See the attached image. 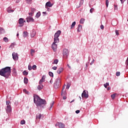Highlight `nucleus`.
I'll return each instance as SVG.
<instances>
[{"mask_svg":"<svg viewBox=\"0 0 128 128\" xmlns=\"http://www.w3.org/2000/svg\"><path fill=\"white\" fill-rule=\"evenodd\" d=\"M34 101L37 106H40L42 104H46V101L42 100L36 94H34Z\"/></svg>","mask_w":128,"mask_h":128,"instance_id":"f257e3e1","label":"nucleus"},{"mask_svg":"<svg viewBox=\"0 0 128 128\" xmlns=\"http://www.w3.org/2000/svg\"><path fill=\"white\" fill-rule=\"evenodd\" d=\"M10 67H6L0 70V76H4L6 78H8V76H10Z\"/></svg>","mask_w":128,"mask_h":128,"instance_id":"f03ea898","label":"nucleus"},{"mask_svg":"<svg viewBox=\"0 0 128 128\" xmlns=\"http://www.w3.org/2000/svg\"><path fill=\"white\" fill-rule=\"evenodd\" d=\"M62 80V78L60 77H58L54 84V88H58L60 87V84H61V81Z\"/></svg>","mask_w":128,"mask_h":128,"instance_id":"7ed1b4c3","label":"nucleus"},{"mask_svg":"<svg viewBox=\"0 0 128 128\" xmlns=\"http://www.w3.org/2000/svg\"><path fill=\"white\" fill-rule=\"evenodd\" d=\"M60 34H62V31L58 30L56 33H55L54 35V42H60V39L58 38V36H60Z\"/></svg>","mask_w":128,"mask_h":128,"instance_id":"20e7f679","label":"nucleus"},{"mask_svg":"<svg viewBox=\"0 0 128 128\" xmlns=\"http://www.w3.org/2000/svg\"><path fill=\"white\" fill-rule=\"evenodd\" d=\"M62 54L64 58H68L69 54L68 50L66 48L64 49Z\"/></svg>","mask_w":128,"mask_h":128,"instance_id":"39448f33","label":"nucleus"},{"mask_svg":"<svg viewBox=\"0 0 128 128\" xmlns=\"http://www.w3.org/2000/svg\"><path fill=\"white\" fill-rule=\"evenodd\" d=\"M56 44H58V42H54L52 44V48L54 52H56V48H58V45Z\"/></svg>","mask_w":128,"mask_h":128,"instance_id":"423d86ee","label":"nucleus"},{"mask_svg":"<svg viewBox=\"0 0 128 128\" xmlns=\"http://www.w3.org/2000/svg\"><path fill=\"white\" fill-rule=\"evenodd\" d=\"M12 56L14 60H18V56L17 53L14 52L12 53Z\"/></svg>","mask_w":128,"mask_h":128,"instance_id":"0eeeda50","label":"nucleus"},{"mask_svg":"<svg viewBox=\"0 0 128 128\" xmlns=\"http://www.w3.org/2000/svg\"><path fill=\"white\" fill-rule=\"evenodd\" d=\"M6 111L7 114H8V112H12V106H6Z\"/></svg>","mask_w":128,"mask_h":128,"instance_id":"6e6552de","label":"nucleus"},{"mask_svg":"<svg viewBox=\"0 0 128 128\" xmlns=\"http://www.w3.org/2000/svg\"><path fill=\"white\" fill-rule=\"evenodd\" d=\"M84 4V0H80V3L76 2V8H78L82 6Z\"/></svg>","mask_w":128,"mask_h":128,"instance_id":"1a4fd4ad","label":"nucleus"},{"mask_svg":"<svg viewBox=\"0 0 128 128\" xmlns=\"http://www.w3.org/2000/svg\"><path fill=\"white\" fill-rule=\"evenodd\" d=\"M82 98H88V94H86V90H84L82 94Z\"/></svg>","mask_w":128,"mask_h":128,"instance_id":"9d476101","label":"nucleus"},{"mask_svg":"<svg viewBox=\"0 0 128 128\" xmlns=\"http://www.w3.org/2000/svg\"><path fill=\"white\" fill-rule=\"evenodd\" d=\"M40 118H44V115H42V114L38 113L36 116V120H40Z\"/></svg>","mask_w":128,"mask_h":128,"instance_id":"9b49d317","label":"nucleus"},{"mask_svg":"<svg viewBox=\"0 0 128 128\" xmlns=\"http://www.w3.org/2000/svg\"><path fill=\"white\" fill-rule=\"evenodd\" d=\"M54 6V4H52L50 2H48L46 4V8H52Z\"/></svg>","mask_w":128,"mask_h":128,"instance_id":"f8f14e48","label":"nucleus"},{"mask_svg":"<svg viewBox=\"0 0 128 128\" xmlns=\"http://www.w3.org/2000/svg\"><path fill=\"white\" fill-rule=\"evenodd\" d=\"M26 20L27 22H34V18H32L31 16H28Z\"/></svg>","mask_w":128,"mask_h":128,"instance_id":"ddd939ff","label":"nucleus"},{"mask_svg":"<svg viewBox=\"0 0 128 128\" xmlns=\"http://www.w3.org/2000/svg\"><path fill=\"white\" fill-rule=\"evenodd\" d=\"M45 80H46V77L44 76H42V79L40 80L39 81V84H42V83L44 82Z\"/></svg>","mask_w":128,"mask_h":128,"instance_id":"4468645a","label":"nucleus"},{"mask_svg":"<svg viewBox=\"0 0 128 128\" xmlns=\"http://www.w3.org/2000/svg\"><path fill=\"white\" fill-rule=\"evenodd\" d=\"M64 86H63L62 90L61 91V96H66V91H64Z\"/></svg>","mask_w":128,"mask_h":128,"instance_id":"2eb2a0df","label":"nucleus"},{"mask_svg":"<svg viewBox=\"0 0 128 128\" xmlns=\"http://www.w3.org/2000/svg\"><path fill=\"white\" fill-rule=\"evenodd\" d=\"M58 126L60 128H64L66 126L64 124V123H62V122H58Z\"/></svg>","mask_w":128,"mask_h":128,"instance_id":"dca6fc26","label":"nucleus"},{"mask_svg":"<svg viewBox=\"0 0 128 128\" xmlns=\"http://www.w3.org/2000/svg\"><path fill=\"white\" fill-rule=\"evenodd\" d=\"M12 76H18V73L16 72V68H13V70H12Z\"/></svg>","mask_w":128,"mask_h":128,"instance_id":"f3484780","label":"nucleus"},{"mask_svg":"<svg viewBox=\"0 0 128 128\" xmlns=\"http://www.w3.org/2000/svg\"><path fill=\"white\" fill-rule=\"evenodd\" d=\"M42 88H44V85H42V84H39L38 86V90H42Z\"/></svg>","mask_w":128,"mask_h":128,"instance_id":"a211bd4d","label":"nucleus"},{"mask_svg":"<svg viewBox=\"0 0 128 128\" xmlns=\"http://www.w3.org/2000/svg\"><path fill=\"white\" fill-rule=\"evenodd\" d=\"M82 25L80 24H78V28L77 30V31L78 32H80V30H82Z\"/></svg>","mask_w":128,"mask_h":128,"instance_id":"6ab92c4d","label":"nucleus"},{"mask_svg":"<svg viewBox=\"0 0 128 128\" xmlns=\"http://www.w3.org/2000/svg\"><path fill=\"white\" fill-rule=\"evenodd\" d=\"M62 70H64V68H59L58 70H57V74H60V72H62Z\"/></svg>","mask_w":128,"mask_h":128,"instance_id":"aec40b11","label":"nucleus"},{"mask_svg":"<svg viewBox=\"0 0 128 128\" xmlns=\"http://www.w3.org/2000/svg\"><path fill=\"white\" fill-rule=\"evenodd\" d=\"M24 18H20L18 20V24H24Z\"/></svg>","mask_w":128,"mask_h":128,"instance_id":"412c9836","label":"nucleus"},{"mask_svg":"<svg viewBox=\"0 0 128 128\" xmlns=\"http://www.w3.org/2000/svg\"><path fill=\"white\" fill-rule=\"evenodd\" d=\"M36 30H34L31 33V38H34V36H36Z\"/></svg>","mask_w":128,"mask_h":128,"instance_id":"4be33fe9","label":"nucleus"},{"mask_svg":"<svg viewBox=\"0 0 128 128\" xmlns=\"http://www.w3.org/2000/svg\"><path fill=\"white\" fill-rule=\"evenodd\" d=\"M4 32H6L4 29L0 28V34H4Z\"/></svg>","mask_w":128,"mask_h":128,"instance_id":"5701e85b","label":"nucleus"},{"mask_svg":"<svg viewBox=\"0 0 128 128\" xmlns=\"http://www.w3.org/2000/svg\"><path fill=\"white\" fill-rule=\"evenodd\" d=\"M116 93H114L111 94V98L112 100H114V98H116Z\"/></svg>","mask_w":128,"mask_h":128,"instance_id":"b1692460","label":"nucleus"},{"mask_svg":"<svg viewBox=\"0 0 128 128\" xmlns=\"http://www.w3.org/2000/svg\"><path fill=\"white\" fill-rule=\"evenodd\" d=\"M11 104L12 103L10 100H6V106H10Z\"/></svg>","mask_w":128,"mask_h":128,"instance_id":"393cba45","label":"nucleus"},{"mask_svg":"<svg viewBox=\"0 0 128 128\" xmlns=\"http://www.w3.org/2000/svg\"><path fill=\"white\" fill-rule=\"evenodd\" d=\"M58 60H54L53 62V64H58Z\"/></svg>","mask_w":128,"mask_h":128,"instance_id":"a878e982","label":"nucleus"},{"mask_svg":"<svg viewBox=\"0 0 128 128\" xmlns=\"http://www.w3.org/2000/svg\"><path fill=\"white\" fill-rule=\"evenodd\" d=\"M75 26H76V22H74L72 23L70 28H74Z\"/></svg>","mask_w":128,"mask_h":128,"instance_id":"bb28decb","label":"nucleus"},{"mask_svg":"<svg viewBox=\"0 0 128 128\" xmlns=\"http://www.w3.org/2000/svg\"><path fill=\"white\" fill-rule=\"evenodd\" d=\"M40 16V12H38L36 13V17L38 18Z\"/></svg>","mask_w":128,"mask_h":128,"instance_id":"cd10ccee","label":"nucleus"},{"mask_svg":"<svg viewBox=\"0 0 128 128\" xmlns=\"http://www.w3.org/2000/svg\"><path fill=\"white\" fill-rule=\"evenodd\" d=\"M28 78H24V83L28 84Z\"/></svg>","mask_w":128,"mask_h":128,"instance_id":"c85d7f7f","label":"nucleus"},{"mask_svg":"<svg viewBox=\"0 0 128 128\" xmlns=\"http://www.w3.org/2000/svg\"><path fill=\"white\" fill-rule=\"evenodd\" d=\"M34 52H36V51L34 50V49H31L30 50V54L31 56H34Z\"/></svg>","mask_w":128,"mask_h":128,"instance_id":"c756f323","label":"nucleus"},{"mask_svg":"<svg viewBox=\"0 0 128 128\" xmlns=\"http://www.w3.org/2000/svg\"><path fill=\"white\" fill-rule=\"evenodd\" d=\"M36 10L34 8H31L30 12H31L34 14V12H36Z\"/></svg>","mask_w":128,"mask_h":128,"instance_id":"7c9ffc66","label":"nucleus"},{"mask_svg":"<svg viewBox=\"0 0 128 128\" xmlns=\"http://www.w3.org/2000/svg\"><path fill=\"white\" fill-rule=\"evenodd\" d=\"M14 46H16V43H12L10 46V48H14Z\"/></svg>","mask_w":128,"mask_h":128,"instance_id":"2f4dec72","label":"nucleus"},{"mask_svg":"<svg viewBox=\"0 0 128 128\" xmlns=\"http://www.w3.org/2000/svg\"><path fill=\"white\" fill-rule=\"evenodd\" d=\"M3 40L5 42H8V38L6 37L4 38Z\"/></svg>","mask_w":128,"mask_h":128,"instance_id":"473e14b6","label":"nucleus"},{"mask_svg":"<svg viewBox=\"0 0 128 128\" xmlns=\"http://www.w3.org/2000/svg\"><path fill=\"white\" fill-rule=\"evenodd\" d=\"M104 88H108V86H110V84H108V82H106V84H104Z\"/></svg>","mask_w":128,"mask_h":128,"instance_id":"72a5a7b5","label":"nucleus"},{"mask_svg":"<svg viewBox=\"0 0 128 128\" xmlns=\"http://www.w3.org/2000/svg\"><path fill=\"white\" fill-rule=\"evenodd\" d=\"M26 2L27 4H32V0H26Z\"/></svg>","mask_w":128,"mask_h":128,"instance_id":"f704fd0d","label":"nucleus"},{"mask_svg":"<svg viewBox=\"0 0 128 128\" xmlns=\"http://www.w3.org/2000/svg\"><path fill=\"white\" fill-rule=\"evenodd\" d=\"M84 18H82L80 20V24H84Z\"/></svg>","mask_w":128,"mask_h":128,"instance_id":"c9c22d12","label":"nucleus"},{"mask_svg":"<svg viewBox=\"0 0 128 128\" xmlns=\"http://www.w3.org/2000/svg\"><path fill=\"white\" fill-rule=\"evenodd\" d=\"M23 92L26 94H30V93L28 92V90H26V89H24Z\"/></svg>","mask_w":128,"mask_h":128,"instance_id":"e433bc0d","label":"nucleus"},{"mask_svg":"<svg viewBox=\"0 0 128 128\" xmlns=\"http://www.w3.org/2000/svg\"><path fill=\"white\" fill-rule=\"evenodd\" d=\"M24 38H26V36H28V32H24Z\"/></svg>","mask_w":128,"mask_h":128,"instance_id":"4c0bfd02","label":"nucleus"},{"mask_svg":"<svg viewBox=\"0 0 128 128\" xmlns=\"http://www.w3.org/2000/svg\"><path fill=\"white\" fill-rule=\"evenodd\" d=\"M23 74L24 76H28V73L26 71L24 70L23 72Z\"/></svg>","mask_w":128,"mask_h":128,"instance_id":"58836bf2","label":"nucleus"},{"mask_svg":"<svg viewBox=\"0 0 128 128\" xmlns=\"http://www.w3.org/2000/svg\"><path fill=\"white\" fill-rule=\"evenodd\" d=\"M48 74L50 76H54V73H52V72H50Z\"/></svg>","mask_w":128,"mask_h":128,"instance_id":"ea45409f","label":"nucleus"},{"mask_svg":"<svg viewBox=\"0 0 128 128\" xmlns=\"http://www.w3.org/2000/svg\"><path fill=\"white\" fill-rule=\"evenodd\" d=\"M26 124V121L24 120H22L20 121V124Z\"/></svg>","mask_w":128,"mask_h":128,"instance_id":"a19ab883","label":"nucleus"},{"mask_svg":"<svg viewBox=\"0 0 128 128\" xmlns=\"http://www.w3.org/2000/svg\"><path fill=\"white\" fill-rule=\"evenodd\" d=\"M54 102L53 101L52 102V103L50 105V108H52V106H54Z\"/></svg>","mask_w":128,"mask_h":128,"instance_id":"79ce46f5","label":"nucleus"},{"mask_svg":"<svg viewBox=\"0 0 128 128\" xmlns=\"http://www.w3.org/2000/svg\"><path fill=\"white\" fill-rule=\"evenodd\" d=\"M116 76H120V72H116Z\"/></svg>","mask_w":128,"mask_h":128,"instance_id":"37998d69","label":"nucleus"},{"mask_svg":"<svg viewBox=\"0 0 128 128\" xmlns=\"http://www.w3.org/2000/svg\"><path fill=\"white\" fill-rule=\"evenodd\" d=\"M106 8H108V0H106Z\"/></svg>","mask_w":128,"mask_h":128,"instance_id":"c03bdc74","label":"nucleus"},{"mask_svg":"<svg viewBox=\"0 0 128 128\" xmlns=\"http://www.w3.org/2000/svg\"><path fill=\"white\" fill-rule=\"evenodd\" d=\"M32 70H36V66L34 65V66H32Z\"/></svg>","mask_w":128,"mask_h":128,"instance_id":"a18cd8bd","label":"nucleus"},{"mask_svg":"<svg viewBox=\"0 0 128 128\" xmlns=\"http://www.w3.org/2000/svg\"><path fill=\"white\" fill-rule=\"evenodd\" d=\"M28 68L29 70H32V66L29 65L28 66Z\"/></svg>","mask_w":128,"mask_h":128,"instance_id":"49530a36","label":"nucleus"},{"mask_svg":"<svg viewBox=\"0 0 128 128\" xmlns=\"http://www.w3.org/2000/svg\"><path fill=\"white\" fill-rule=\"evenodd\" d=\"M8 12H14V10H12L10 9H8Z\"/></svg>","mask_w":128,"mask_h":128,"instance_id":"de8ad7c7","label":"nucleus"},{"mask_svg":"<svg viewBox=\"0 0 128 128\" xmlns=\"http://www.w3.org/2000/svg\"><path fill=\"white\" fill-rule=\"evenodd\" d=\"M94 8H92L90 10V12H91V14H92V12H94Z\"/></svg>","mask_w":128,"mask_h":128,"instance_id":"09e8293b","label":"nucleus"},{"mask_svg":"<svg viewBox=\"0 0 128 128\" xmlns=\"http://www.w3.org/2000/svg\"><path fill=\"white\" fill-rule=\"evenodd\" d=\"M52 68L53 70H58V67H57V66H53V67Z\"/></svg>","mask_w":128,"mask_h":128,"instance_id":"8fccbe9b","label":"nucleus"},{"mask_svg":"<svg viewBox=\"0 0 128 128\" xmlns=\"http://www.w3.org/2000/svg\"><path fill=\"white\" fill-rule=\"evenodd\" d=\"M115 32L116 36H118L119 34H118V30H116Z\"/></svg>","mask_w":128,"mask_h":128,"instance_id":"3c124183","label":"nucleus"},{"mask_svg":"<svg viewBox=\"0 0 128 128\" xmlns=\"http://www.w3.org/2000/svg\"><path fill=\"white\" fill-rule=\"evenodd\" d=\"M29 16H32V14H34V13L32 12H29L28 13Z\"/></svg>","mask_w":128,"mask_h":128,"instance_id":"603ef678","label":"nucleus"},{"mask_svg":"<svg viewBox=\"0 0 128 128\" xmlns=\"http://www.w3.org/2000/svg\"><path fill=\"white\" fill-rule=\"evenodd\" d=\"M94 60H92V62H91V63H90V64L92 65V64H94Z\"/></svg>","mask_w":128,"mask_h":128,"instance_id":"864d4df0","label":"nucleus"},{"mask_svg":"<svg viewBox=\"0 0 128 128\" xmlns=\"http://www.w3.org/2000/svg\"><path fill=\"white\" fill-rule=\"evenodd\" d=\"M104 25H101V26H100V28H101V30H104Z\"/></svg>","mask_w":128,"mask_h":128,"instance_id":"5fc2aeb1","label":"nucleus"},{"mask_svg":"<svg viewBox=\"0 0 128 128\" xmlns=\"http://www.w3.org/2000/svg\"><path fill=\"white\" fill-rule=\"evenodd\" d=\"M80 110H77L76 111V114H80Z\"/></svg>","mask_w":128,"mask_h":128,"instance_id":"6e6d98bb","label":"nucleus"},{"mask_svg":"<svg viewBox=\"0 0 128 128\" xmlns=\"http://www.w3.org/2000/svg\"><path fill=\"white\" fill-rule=\"evenodd\" d=\"M66 89L70 88V85L67 84V86H66Z\"/></svg>","mask_w":128,"mask_h":128,"instance_id":"4d7b16f0","label":"nucleus"},{"mask_svg":"<svg viewBox=\"0 0 128 128\" xmlns=\"http://www.w3.org/2000/svg\"><path fill=\"white\" fill-rule=\"evenodd\" d=\"M53 80H52V79H51L50 80V84H52V82H53Z\"/></svg>","mask_w":128,"mask_h":128,"instance_id":"13d9d810","label":"nucleus"},{"mask_svg":"<svg viewBox=\"0 0 128 128\" xmlns=\"http://www.w3.org/2000/svg\"><path fill=\"white\" fill-rule=\"evenodd\" d=\"M20 2V0H16V2L17 4Z\"/></svg>","mask_w":128,"mask_h":128,"instance_id":"bf43d9fd","label":"nucleus"},{"mask_svg":"<svg viewBox=\"0 0 128 128\" xmlns=\"http://www.w3.org/2000/svg\"><path fill=\"white\" fill-rule=\"evenodd\" d=\"M19 26H20V28H22V26H24V24H20L19 25Z\"/></svg>","mask_w":128,"mask_h":128,"instance_id":"052dcab7","label":"nucleus"},{"mask_svg":"<svg viewBox=\"0 0 128 128\" xmlns=\"http://www.w3.org/2000/svg\"><path fill=\"white\" fill-rule=\"evenodd\" d=\"M114 10H118V6H114Z\"/></svg>","mask_w":128,"mask_h":128,"instance_id":"680f3d73","label":"nucleus"},{"mask_svg":"<svg viewBox=\"0 0 128 128\" xmlns=\"http://www.w3.org/2000/svg\"><path fill=\"white\" fill-rule=\"evenodd\" d=\"M63 100H66V96H63Z\"/></svg>","mask_w":128,"mask_h":128,"instance_id":"e2e57ef3","label":"nucleus"},{"mask_svg":"<svg viewBox=\"0 0 128 128\" xmlns=\"http://www.w3.org/2000/svg\"><path fill=\"white\" fill-rule=\"evenodd\" d=\"M107 90H110V87H108Z\"/></svg>","mask_w":128,"mask_h":128,"instance_id":"0e129e2a","label":"nucleus"},{"mask_svg":"<svg viewBox=\"0 0 128 128\" xmlns=\"http://www.w3.org/2000/svg\"><path fill=\"white\" fill-rule=\"evenodd\" d=\"M124 0H120V1L121 2V4H124V2H122Z\"/></svg>","mask_w":128,"mask_h":128,"instance_id":"69168bd1","label":"nucleus"},{"mask_svg":"<svg viewBox=\"0 0 128 128\" xmlns=\"http://www.w3.org/2000/svg\"><path fill=\"white\" fill-rule=\"evenodd\" d=\"M42 14H46V12H43Z\"/></svg>","mask_w":128,"mask_h":128,"instance_id":"338daca9","label":"nucleus"},{"mask_svg":"<svg viewBox=\"0 0 128 128\" xmlns=\"http://www.w3.org/2000/svg\"><path fill=\"white\" fill-rule=\"evenodd\" d=\"M58 126V124H55V126Z\"/></svg>","mask_w":128,"mask_h":128,"instance_id":"774afa93","label":"nucleus"}]
</instances>
